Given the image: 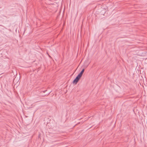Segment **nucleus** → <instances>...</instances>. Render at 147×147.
Instances as JSON below:
<instances>
[{
  "mask_svg": "<svg viewBox=\"0 0 147 147\" xmlns=\"http://www.w3.org/2000/svg\"><path fill=\"white\" fill-rule=\"evenodd\" d=\"M50 93V92H49V93Z\"/></svg>",
  "mask_w": 147,
  "mask_h": 147,
  "instance_id": "423d86ee",
  "label": "nucleus"
},
{
  "mask_svg": "<svg viewBox=\"0 0 147 147\" xmlns=\"http://www.w3.org/2000/svg\"><path fill=\"white\" fill-rule=\"evenodd\" d=\"M40 135H39L38 136V137H40Z\"/></svg>",
  "mask_w": 147,
  "mask_h": 147,
  "instance_id": "7ed1b4c3",
  "label": "nucleus"
},
{
  "mask_svg": "<svg viewBox=\"0 0 147 147\" xmlns=\"http://www.w3.org/2000/svg\"><path fill=\"white\" fill-rule=\"evenodd\" d=\"M50 93V92H49V93Z\"/></svg>",
  "mask_w": 147,
  "mask_h": 147,
  "instance_id": "39448f33",
  "label": "nucleus"
},
{
  "mask_svg": "<svg viewBox=\"0 0 147 147\" xmlns=\"http://www.w3.org/2000/svg\"><path fill=\"white\" fill-rule=\"evenodd\" d=\"M84 69H83L78 74L75 79L73 82V83L75 84H76L77 82H78L80 78L82 76L83 74L84 71Z\"/></svg>",
  "mask_w": 147,
  "mask_h": 147,
  "instance_id": "f257e3e1",
  "label": "nucleus"
},
{
  "mask_svg": "<svg viewBox=\"0 0 147 147\" xmlns=\"http://www.w3.org/2000/svg\"><path fill=\"white\" fill-rule=\"evenodd\" d=\"M47 91V90H45L44 91H43V92H44V93H45L46 92V91Z\"/></svg>",
  "mask_w": 147,
  "mask_h": 147,
  "instance_id": "f03ea898",
  "label": "nucleus"
},
{
  "mask_svg": "<svg viewBox=\"0 0 147 147\" xmlns=\"http://www.w3.org/2000/svg\"><path fill=\"white\" fill-rule=\"evenodd\" d=\"M50 93V92H49V93Z\"/></svg>",
  "mask_w": 147,
  "mask_h": 147,
  "instance_id": "20e7f679",
  "label": "nucleus"
}]
</instances>
